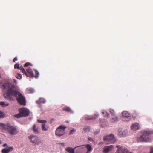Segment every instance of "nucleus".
I'll return each mask as SVG.
<instances>
[{"mask_svg":"<svg viewBox=\"0 0 153 153\" xmlns=\"http://www.w3.org/2000/svg\"><path fill=\"white\" fill-rule=\"evenodd\" d=\"M153 134V131L150 130H144L143 134L138 139V142H147L150 141V135Z\"/></svg>","mask_w":153,"mask_h":153,"instance_id":"obj_3","label":"nucleus"},{"mask_svg":"<svg viewBox=\"0 0 153 153\" xmlns=\"http://www.w3.org/2000/svg\"><path fill=\"white\" fill-rule=\"evenodd\" d=\"M123 117L125 119H127V121H128L131 119V115L129 112L126 111H123L122 113Z\"/></svg>","mask_w":153,"mask_h":153,"instance_id":"obj_10","label":"nucleus"},{"mask_svg":"<svg viewBox=\"0 0 153 153\" xmlns=\"http://www.w3.org/2000/svg\"><path fill=\"white\" fill-rule=\"evenodd\" d=\"M62 109L65 111L70 112L72 114L73 113V111L69 107H65L64 108H62Z\"/></svg>","mask_w":153,"mask_h":153,"instance_id":"obj_17","label":"nucleus"},{"mask_svg":"<svg viewBox=\"0 0 153 153\" xmlns=\"http://www.w3.org/2000/svg\"><path fill=\"white\" fill-rule=\"evenodd\" d=\"M114 148V146L112 145L105 146L103 148V152L104 153H107L113 149Z\"/></svg>","mask_w":153,"mask_h":153,"instance_id":"obj_11","label":"nucleus"},{"mask_svg":"<svg viewBox=\"0 0 153 153\" xmlns=\"http://www.w3.org/2000/svg\"><path fill=\"white\" fill-rule=\"evenodd\" d=\"M19 69L20 70L22 71V73L24 74H26V71H25L22 66H21L20 67V68Z\"/></svg>","mask_w":153,"mask_h":153,"instance_id":"obj_27","label":"nucleus"},{"mask_svg":"<svg viewBox=\"0 0 153 153\" xmlns=\"http://www.w3.org/2000/svg\"><path fill=\"white\" fill-rule=\"evenodd\" d=\"M49 127L48 126H45V124H43L42 125V129L43 131H47Z\"/></svg>","mask_w":153,"mask_h":153,"instance_id":"obj_18","label":"nucleus"},{"mask_svg":"<svg viewBox=\"0 0 153 153\" xmlns=\"http://www.w3.org/2000/svg\"><path fill=\"white\" fill-rule=\"evenodd\" d=\"M103 139L106 144L114 143L116 141V139L112 134H111L108 136H104Z\"/></svg>","mask_w":153,"mask_h":153,"instance_id":"obj_4","label":"nucleus"},{"mask_svg":"<svg viewBox=\"0 0 153 153\" xmlns=\"http://www.w3.org/2000/svg\"><path fill=\"white\" fill-rule=\"evenodd\" d=\"M94 117H90L88 119H86L87 120H91L94 119V118H97L98 117L99 114L97 113H95L94 114Z\"/></svg>","mask_w":153,"mask_h":153,"instance_id":"obj_21","label":"nucleus"},{"mask_svg":"<svg viewBox=\"0 0 153 153\" xmlns=\"http://www.w3.org/2000/svg\"><path fill=\"white\" fill-rule=\"evenodd\" d=\"M7 143H5L3 145V147H5L7 146Z\"/></svg>","mask_w":153,"mask_h":153,"instance_id":"obj_38","label":"nucleus"},{"mask_svg":"<svg viewBox=\"0 0 153 153\" xmlns=\"http://www.w3.org/2000/svg\"><path fill=\"white\" fill-rule=\"evenodd\" d=\"M34 71H35V75L34 74L31 69L30 68H28L27 69V74L26 72V74H24L28 76H31L33 77L37 78L39 76V73L36 69H35Z\"/></svg>","mask_w":153,"mask_h":153,"instance_id":"obj_5","label":"nucleus"},{"mask_svg":"<svg viewBox=\"0 0 153 153\" xmlns=\"http://www.w3.org/2000/svg\"><path fill=\"white\" fill-rule=\"evenodd\" d=\"M89 128L88 126L85 127L83 129L84 131L85 132H87L89 130Z\"/></svg>","mask_w":153,"mask_h":153,"instance_id":"obj_29","label":"nucleus"},{"mask_svg":"<svg viewBox=\"0 0 153 153\" xmlns=\"http://www.w3.org/2000/svg\"><path fill=\"white\" fill-rule=\"evenodd\" d=\"M109 111L111 115L113 116H114L115 115V111L113 109L111 108L109 109Z\"/></svg>","mask_w":153,"mask_h":153,"instance_id":"obj_25","label":"nucleus"},{"mask_svg":"<svg viewBox=\"0 0 153 153\" xmlns=\"http://www.w3.org/2000/svg\"><path fill=\"white\" fill-rule=\"evenodd\" d=\"M139 124L137 123H134L131 126V129L135 131L138 130L139 129Z\"/></svg>","mask_w":153,"mask_h":153,"instance_id":"obj_14","label":"nucleus"},{"mask_svg":"<svg viewBox=\"0 0 153 153\" xmlns=\"http://www.w3.org/2000/svg\"><path fill=\"white\" fill-rule=\"evenodd\" d=\"M32 129L34 133L36 134H38L40 132V129L38 126H36L35 124H34L32 127Z\"/></svg>","mask_w":153,"mask_h":153,"instance_id":"obj_12","label":"nucleus"},{"mask_svg":"<svg viewBox=\"0 0 153 153\" xmlns=\"http://www.w3.org/2000/svg\"><path fill=\"white\" fill-rule=\"evenodd\" d=\"M13 147H9L7 149L4 148L1 151L2 153H9L10 152L13 150Z\"/></svg>","mask_w":153,"mask_h":153,"instance_id":"obj_15","label":"nucleus"},{"mask_svg":"<svg viewBox=\"0 0 153 153\" xmlns=\"http://www.w3.org/2000/svg\"><path fill=\"white\" fill-rule=\"evenodd\" d=\"M14 68L15 69H19L20 68V67L19 65V64L17 63L16 64L14 65Z\"/></svg>","mask_w":153,"mask_h":153,"instance_id":"obj_30","label":"nucleus"},{"mask_svg":"<svg viewBox=\"0 0 153 153\" xmlns=\"http://www.w3.org/2000/svg\"><path fill=\"white\" fill-rule=\"evenodd\" d=\"M15 86L7 83H5L2 85L1 88L4 92V96L6 98L12 100L13 96L15 97L18 102L21 105H25V97L18 91L15 90Z\"/></svg>","mask_w":153,"mask_h":153,"instance_id":"obj_1","label":"nucleus"},{"mask_svg":"<svg viewBox=\"0 0 153 153\" xmlns=\"http://www.w3.org/2000/svg\"><path fill=\"white\" fill-rule=\"evenodd\" d=\"M45 102V99L42 98H40L36 101V103L38 104H40L41 103H44Z\"/></svg>","mask_w":153,"mask_h":153,"instance_id":"obj_16","label":"nucleus"},{"mask_svg":"<svg viewBox=\"0 0 153 153\" xmlns=\"http://www.w3.org/2000/svg\"><path fill=\"white\" fill-rule=\"evenodd\" d=\"M88 141L91 142H93L94 140L91 137H88Z\"/></svg>","mask_w":153,"mask_h":153,"instance_id":"obj_34","label":"nucleus"},{"mask_svg":"<svg viewBox=\"0 0 153 153\" xmlns=\"http://www.w3.org/2000/svg\"><path fill=\"white\" fill-rule=\"evenodd\" d=\"M3 116V113L1 111H0V118H1Z\"/></svg>","mask_w":153,"mask_h":153,"instance_id":"obj_35","label":"nucleus"},{"mask_svg":"<svg viewBox=\"0 0 153 153\" xmlns=\"http://www.w3.org/2000/svg\"><path fill=\"white\" fill-rule=\"evenodd\" d=\"M81 147V146H77V147H76L74 149H73L72 148L70 147H67L65 149V150L66 151H67L69 153H75V149L77 147Z\"/></svg>","mask_w":153,"mask_h":153,"instance_id":"obj_13","label":"nucleus"},{"mask_svg":"<svg viewBox=\"0 0 153 153\" xmlns=\"http://www.w3.org/2000/svg\"><path fill=\"white\" fill-rule=\"evenodd\" d=\"M17 59L16 57H15L13 59V62H15L16 61H17Z\"/></svg>","mask_w":153,"mask_h":153,"instance_id":"obj_37","label":"nucleus"},{"mask_svg":"<svg viewBox=\"0 0 153 153\" xmlns=\"http://www.w3.org/2000/svg\"><path fill=\"white\" fill-rule=\"evenodd\" d=\"M66 127L63 126L61 125L59 126L55 131V134L56 136H62L65 133V129Z\"/></svg>","mask_w":153,"mask_h":153,"instance_id":"obj_6","label":"nucleus"},{"mask_svg":"<svg viewBox=\"0 0 153 153\" xmlns=\"http://www.w3.org/2000/svg\"><path fill=\"white\" fill-rule=\"evenodd\" d=\"M27 90L28 92L29 93H33L34 91V89L31 88H28Z\"/></svg>","mask_w":153,"mask_h":153,"instance_id":"obj_28","label":"nucleus"},{"mask_svg":"<svg viewBox=\"0 0 153 153\" xmlns=\"http://www.w3.org/2000/svg\"><path fill=\"white\" fill-rule=\"evenodd\" d=\"M13 81H14V82H16V80L15 79H13Z\"/></svg>","mask_w":153,"mask_h":153,"instance_id":"obj_39","label":"nucleus"},{"mask_svg":"<svg viewBox=\"0 0 153 153\" xmlns=\"http://www.w3.org/2000/svg\"><path fill=\"white\" fill-rule=\"evenodd\" d=\"M0 105L3 107L8 106L9 105L8 103H6L4 102H0Z\"/></svg>","mask_w":153,"mask_h":153,"instance_id":"obj_22","label":"nucleus"},{"mask_svg":"<svg viewBox=\"0 0 153 153\" xmlns=\"http://www.w3.org/2000/svg\"><path fill=\"white\" fill-rule=\"evenodd\" d=\"M102 114L103 116L106 117H109V114L108 113L107 111L105 110H103L102 112Z\"/></svg>","mask_w":153,"mask_h":153,"instance_id":"obj_20","label":"nucleus"},{"mask_svg":"<svg viewBox=\"0 0 153 153\" xmlns=\"http://www.w3.org/2000/svg\"><path fill=\"white\" fill-rule=\"evenodd\" d=\"M127 133V130H124L123 132H119V134L121 135L123 137H125Z\"/></svg>","mask_w":153,"mask_h":153,"instance_id":"obj_19","label":"nucleus"},{"mask_svg":"<svg viewBox=\"0 0 153 153\" xmlns=\"http://www.w3.org/2000/svg\"><path fill=\"white\" fill-rule=\"evenodd\" d=\"M19 112L20 113L22 116V117L28 116L30 113L29 110L25 108H20L19 110Z\"/></svg>","mask_w":153,"mask_h":153,"instance_id":"obj_9","label":"nucleus"},{"mask_svg":"<svg viewBox=\"0 0 153 153\" xmlns=\"http://www.w3.org/2000/svg\"><path fill=\"white\" fill-rule=\"evenodd\" d=\"M37 121L38 123H46L47 122V121L46 120H41L39 119H38L37 120Z\"/></svg>","mask_w":153,"mask_h":153,"instance_id":"obj_26","label":"nucleus"},{"mask_svg":"<svg viewBox=\"0 0 153 153\" xmlns=\"http://www.w3.org/2000/svg\"><path fill=\"white\" fill-rule=\"evenodd\" d=\"M28 138L30 139V141L32 143L36 145H39L42 143V142L39 139L38 137L36 136L31 135L28 137Z\"/></svg>","mask_w":153,"mask_h":153,"instance_id":"obj_7","label":"nucleus"},{"mask_svg":"<svg viewBox=\"0 0 153 153\" xmlns=\"http://www.w3.org/2000/svg\"><path fill=\"white\" fill-rule=\"evenodd\" d=\"M15 76L18 79H20L22 78V76L20 73H17Z\"/></svg>","mask_w":153,"mask_h":153,"instance_id":"obj_24","label":"nucleus"},{"mask_svg":"<svg viewBox=\"0 0 153 153\" xmlns=\"http://www.w3.org/2000/svg\"><path fill=\"white\" fill-rule=\"evenodd\" d=\"M59 144L61 145L63 147H64L65 146V144L64 143H59Z\"/></svg>","mask_w":153,"mask_h":153,"instance_id":"obj_36","label":"nucleus"},{"mask_svg":"<svg viewBox=\"0 0 153 153\" xmlns=\"http://www.w3.org/2000/svg\"><path fill=\"white\" fill-rule=\"evenodd\" d=\"M118 118L116 117H114L112 118L110 120V121L112 122H117L118 121Z\"/></svg>","mask_w":153,"mask_h":153,"instance_id":"obj_23","label":"nucleus"},{"mask_svg":"<svg viewBox=\"0 0 153 153\" xmlns=\"http://www.w3.org/2000/svg\"><path fill=\"white\" fill-rule=\"evenodd\" d=\"M2 142L0 140V144H1V143Z\"/></svg>","mask_w":153,"mask_h":153,"instance_id":"obj_40","label":"nucleus"},{"mask_svg":"<svg viewBox=\"0 0 153 153\" xmlns=\"http://www.w3.org/2000/svg\"><path fill=\"white\" fill-rule=\"evenodd\" d=\"M29 65L32 66V65L31 64V63H30L29 62H27L25 63L24 65V67H27Z\"/></svg>","mask_w":153,"mask_h":153,"instance_id":"obj_31","label":"nucleus"},{"mask_svg":"<svg viewBox=\"0 0 153 153\" xmlns=\"http://www.w3.org/2000/svg\"><path fill=\"white\" fill-rule=\"evenodd\" d=\"M116 147L118 148V149L115 153H132L131 152H129L125 147L121 146L120 145L117 146Z\"/></svg>","mask_w":153,"mask_h":153,"instance_id":"obj_8","label":"nucleus"},{"mask_svg":"<svg viewBox=\"0 0 153 153\" xmlns=\"http://www.w3.org/2000/svg\"><path fill=\"white\" fill-rule=\"evenodd\" d=\"M0 127L5 130H7V132L11 135H15L18 132L16 127L8 124L5 125L3 123H0Z\"/></svg>","mask_w":153,"mask_h":153,"instance_id":"obj_2","label":"nucleus"},{"mask_svg":"<svg viewBox=\"0 0 153 153\" xmlns=\"http://www.w3.org/2000/svg\"><path fill=\"white\" fill-rule=\"evenodd\" d=\"M15 117H16V118H20L21 117H22V116L21 115V114H20V113L19 112V113L16 114V115H15Z\"/></svg>","mask_w":153,"mask_h":153,"instance_id":"obj_33","label":"nucleus"},{"mask_svg":"<svg viewBox=\"0 0 153 153\" xmlns=\"http://www.w3.org/2000/svg\"><path fill=\"white\" fill-rule=\"evenodd\" d=\"M76 131L75 129H73L70 131L69 134V135H72L76 132Z\"/></svg>","mask_w":153,"mask_h":153,"instance_id":"obj_32","label":"nucleus"}]
</instances>
